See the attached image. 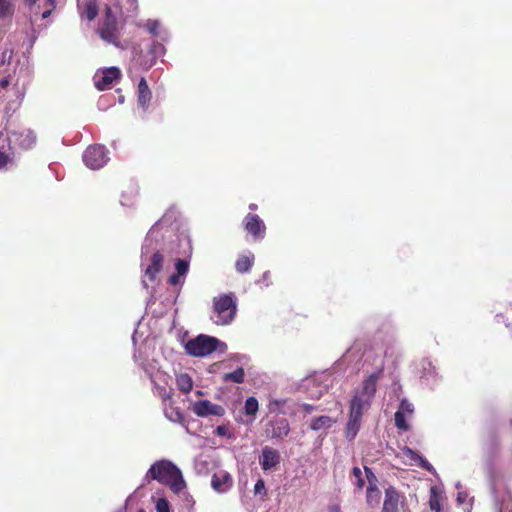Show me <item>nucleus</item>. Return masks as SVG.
<instances>
[{"label":"nucleus","mask_w":512,"mask_h":512,"mask_svg":"<svg viewBox=\"0 0 512 512\" xmlns=\"http://www.w3.org/2000/svg\"><path fill=\"white\" fill-rule=\"evenodd\" d=\"M145 480L150 482L156 480L159 483L169 486L170 489L178 493L185 488V481L180 469L169 460H158L151 465L145 475Z\"/></svg>","instance_id":"f257e3e1"},{"label":"nucleus","mask_w":512,"mask_h":512,"mask_svg":"<svg viewBox=\"0 0 512 512\" xmlns=\"http://www.w3.org/2000/svg\"><path fill=\"white\" fill-rule=\"evenodd\" d=\"M97 32L102 40L119 47L120 26L110 6H106L102 23Z\"/></svg>","instance_id":"f03ea898"},{"label":"nucleus","mask_w":512,"mask_h":512,"mask_svg":"<svg viewBox=\"0 0 512 512\" xmlns=\"http://www.w3.org/2000/svg\"><path fill=\"white\" fill-rule=\"evenodd\" d=\"M220 341L212 336L199 335L185 344V351L194 357H205L217 350Z\"/></svg>","instance_id":"7ed1b4c3"},{"label":"nucleus","mask_w":512,"mask_h":512,"mask_svg":"<svg viewBox=\"0 0 512 512\" xmlns=\"http://www.w3.org/2000/svg\"><path fill=\"white\" fill-rule=\"evenodd\" d=\"M370 406L367 399L362 396H353L350 401L349 419L346 426V435L353 439L359 431L363 411Z\"/></svg>","instance_id":"20e7f679"},{"label":"nucleus","mask_w":512,"mask_h":512,"mask_svg":"<svg viewBox=\"0 0 512 512\" xmlns=\"http://www.w3.org/2000/svg\"><path fill=\"white\" fill-rule=\"evenodd\" d=\"M214 314L212 317L217 325H227L235 317L236 303L230 295H223L214 299Z\"/></svg>","instance_id":"39448f33"},{"label":"nucleus","mask_w":512,"mask_h":512,"mask_svg":"<svg viewBox=\"0 0 512 512\" xmlns=\"http://www.w3.org/2000/svg\"><path fill=\"white\" fill-rule=\"evenodd\" d=\"M83 161L92 170L102 168L108 161L106 148L98 144L89 146L83 153Z\"/></svg>","instance_id":"423d86ee"},{"label":"nucleus","mask_w":512,"mask_h":512,"mask_svg":"<svg viewBox=\"0 0 512 512\" xmlns=\"http://www.w3.org/2000/svg\"><path fill=\"white\" fill-rule=\"evenodd\" d=\"M404 501L405 497L395 487L389 486L385 489L381 512H399V507L404 504Z\"/></svg>","instance_id":"0eeeda50"},{"label":"nucleus","mask_w":512,"mask_h":512,"mask_svg":"<svg viewBox=\"0 0 512 512\" xmlns=\"http://www.w3.org/2000/svg\"><path fill=\"white\" fill-rule=\"evenodd\" d=\"M192 411L199 417H207L210 415L213 416H223L225 414V409L223 406L218 404H213L209 400H200L192 405Z\"/></svg>","instance_id":"6e6552de"},{"label":"nucleus","mask_w":512,"mask_h":512,"mask_svg":"<svg viewBox=\"0 0 512 512\" xmlns=\"http://www.w3.org/2000/svg\"><path fill=\"white\" fill-rule=\"evenodd\" d=\"M290 432V425L286 418L271 420L266 428V435L271 439H283Z\"/></svg>","instance_id":"1a4fd4ad"},{"label":"nucleus","mask_w":512,"mask_h":512,"mask_svg":"<svg viewBox=\"0 0 512 512\" xmlns=\"http://www.w3.org/2000/svg\"><path fill=\"white\" fill-rule=\"evenodd\" d=\"M244 226L255 239H262L265 235L266 226L257 214H247L244 218Z\"/></svg>","instance_id":"9d476101"},{"label":"nucleus","mask_w":512,"mask_h":512,"mask_svg":"<svg viewBox=\"0 0 512 512\" xmlns=\"http://www.w3.org/2000/svg\"><path fill=\"white\" fill-rule=\"evenodd\" d=\"M121 76V72L117 67H109L102 72V76L98 78L96 76L95 86L98 90L104 91L109 89L112 83L119 79Z\"/></svg>","instance_id":"9b49d317"},{"label":"nucleus","mask_w":512,"mask_h":512,"mask_svg":"<svg viewBox=\"0 0 512 512\" xmlns=\"http://www.w3.org/2000/svg\"><path fill=\"white\" fill-rule=\"evenodd\" d=\"M259 462L264 471L270 470L280 463V454L276 449L265 446Z\"/></svg>","instance_id":"f8f14e48"},{"label":"nucleus","mask_w":512,"mask_h":512,"mask_svg":"<svg viewBox=\"0 0 512 512\" xmlns=\"http://www.w3.org/2000/svg\"><path fill=\"white\" fill-rule=\"evenodd\" d=\"M164 256L160 251H156L150 258V264L146 267L144 277L149 281H155L157 275L163 268Z\"/></svg>","instance_id":"ddd939ff"},{"label":"nucleus","mask_w":512,"mask_h":512,"mask_svg":"<svg viewBox=\"0 0 512 512\" xmlns=\"http://www.w3.org/2000/svg\"><path fill=\"white\" fill-rule=\"evenodd\" d=\"M10 141H13L21 149L27 150L32 148L36 143V136L30 130H24L21 132H14Z\"/></svg>","instance_id":"4468645a"},{"label":"nucleus","mask_w":512,"mask_h":512,"mask_svg":"<svg viewBox=\"0 0 512 512\" xmlns=\"http://www.w3.org/2000/svg\"><path fill=\"white\" fill-rule=\"evenodd\" d=\"M379 377L380 373L371 374L367 379L363 381L361 392L355 396H362L364 399H367L368 404H370L371 399L376 393L377 381Z\"/></svg>","instance_id":"2eb2a0df"},{"label":"nucleus","mask_w":512,"mask_h":512,"mask_svg":"<svg viewBox=\"0 0 512 512\" xmlns=\"http://www.w3.org/2000/svg\"><path fill=\"white\" fill-rule=\"evenodd\" d=\"M232 484V477L227 472L216 473L212 477L211 485L217 492L227 491Z\"/></svg>","instance_id":"dca6fc26"},{"label":"nucleus","mask_w":512,"mask_h":512,"mask_svg":"<svg viewBox=\"0 0 512 512\" xmlns=\"http://www.w3.org/2000/svg\"><path fill=\"white\" fill-rule=\"evenodd\" d=\"M151 91L145 78H141L138 83V102L142 107L147 106L151 100Z\"/></svg>","instance_id":"f3484780"},{"label":"nucleus","mask_w":512,"mask_h":512,"mask_svg":"<svg viewBox=\"0 0 512 512\" xmlns=\"http://www.w3.org/2000/svg\"><path fill=\"white\" fill-rule=\"evenodd\" d=\"M253 264H254V255L253 254L241 255L235 263V268H236L237 272H239V273H246L251 269Z\"/></svg>","instance_id":"a211bd4d"},{"label":"nucleus","mask_w":512,"mask_h":512,"mask_svg":"<svg viewBox=\"0 0 512 512\" xmlns=\"http://www.w3.org/2000/svg\"><path fill=\"white\" fill-rule=\"evenodd\" d=\"M381 492L378 487H367L366 503L369 507H377L380 504Z\"/></svg>","instance_id":"6ab92c4d"},{"label":"nucleus","mask_w":512,"mask_h":512,"mask_svg":"<svg viewBox=\"0 0 512 512\" xmlns=\"http://www.w3.org/2000/svg\"><path fill=\"white\" fill-rule=\"evenodd\" d=\"M222 380L224 382H233L236 384H241L245 381V371L242 367H238L233 372L223 374Z\"/></svg>","instance_id":"aec40b11"},{"label":"nucleus","mask_w":512,"mask_h":512,"mask_svg":"<svg viewBox=\"0 0 512 512\" xmlns=\"http://www.w3.org/2000/svg\"><path fill=\"white\" fill-rule=\"evenodd\" d=\"M178 389L184 393H189L193 388L192 378L187 373H182L176 379Z\"/></svg>","instance_id":"412c9836"},{"label":"nucleus","mask_w":512,"mask_h":512,"mask_svg":"<svg viewBox=\"0 0 512 512\" xmlns=\"http://www.w3.org/2000/svg\"><path fill=\"white\" fill-rule=\"evenodd\" d=\"M332 424H333L332 418L329 416L323 415V416L314 418L311 421L310 428L314 431H318L321 429L330 428L332 426Z\"/></svg>","instance_id":"4be33fe9"},{"label":"nucleus","mask_w":512,"mask_h":512,"mask_svg":"<svg viewBox=\"0 0 512 512\" xmlns=\"http://www.w3.org/2000/svg\"><path fill=\"white\" fill-rule=\"evenodd\" d=\"M406 455L409 456L412 460L418 461V465L427 470L431 471L433 469L432 465L421 455H419L417 452L413 451L410 448H407Z\"/></svg>","instance_id":"5701e85b"},{"label":"nucleus","mask_w":512,"mask_h":512,"mask_svg":"<svg viewBox=\"0 0 512 512\" xmlns=\"http://www.w3.org/2000/svg\"><path fill=\"white\" fill-rule=\"evenodd\" d=\"M98 11H99V8H98V4H97L96 0H89L85 4L84 13H85L86 18L89 21H92L97 17Z\"/></svg>","instance_id":"b1692460"},{"label":"nucleus","mask_w":512,"mask_h":512,"mask_svg":"<svg viewBox=\"0 0 512 512\" xmlns=\"http://www.w3.org/2000/svg\"><path fill=\"white\" fill-rule=\"evenodd\" d=\"M165 416L172 422L182 423L184 421L183 413L175 407H170L165 410Z\"/></svg>","instance_id":"393cba45"},{"label":"nucleus","mask_w":512,"mask_h":512,"mask_svg":"<svg viewBox=\"0 0 512 512\" xmlns=\"http://www.w3.org/2000/svg\"><path fill=\"white\" fill-rule=\"evenodd\" d=\"M14 13V5L9 0H0V18L9 17Z\"/></svg>","instance_id":"a878e982"},{"label":"nucleus","mask_w":512,"mask_h":512,"mask_svg":"<svg viewBox=\"0 0 512 512\" xmlns=\"http://www.w3.org/2000/svg\"><path fill=\"white\" fill-rule=\"evenodd\" d=\"M244 409L247 415H255L258 411V400L253 396L248 397L245 401Z\"/></svg>","instance_id":"bb28decb"},{"label":"nucleus","mask_w":512,"mask_h":512,"mask_svg":"<svg viewBox=\"0 0 512 512\" xmlns=\"http://www.w3.org/2000/svg\"><path fill=\"white\" fill-rule=\"evenodd\" d=\"M496 317L502 320L507 327H512V303L509 304L505 311L496 315Z\"/></svg>","instance_id":"cd10ccee"},{"label":"nucleus","mask_w":512,"mask_h":512,"mask_svg":"<svg viewBox=\"0 0 512 512\" xmlns=\"http://www.w3.org/2000/svg\"><path fill=\"white\" fill-rule=\"evenodd\" d=\"M405 416L406 415L402 414V411H397L395 413V425L400 430L408 431L410 425L407 423Z\"/></svg>","instance_id":"c85d7f7f"},{"label":"nucleus","mask_w":512,"mask_h":512,"mask_svg":"<svg viewBox=\"0 0 512 512\" xmlns=\"http://www.w3.org/2000/svg\"><path fill=\"white\" fill-rule=\"evenodd\" d=\"M176 274L184 277L189 271V262L184 259H177L175 261Z\"/></svg>","instance_id":"c756f323"},{"label":"nucleus","mask_w":512,"mask_h":512,"mask_svg":"<svg viewBox=\"0 0 512 512\" xmlns=\"http://www.w3.org/2000/svg\"><path fill=\"white\" fill-rule=\"evenodd\" d=\"M352 475L355 477L354 485L358 490H362L365 486V479L362 476V471L359 467L352 469Z\"/></svg>","instance_id":"7c9ffc66"},{"label":"nucleus","mask_w":512,"mask_h":512,"mask_svg":"<svg viewBox=\"0 0 512 512\" xmlns=\"http://www.w3.org/2000/svg\"><path fill=\"white\" fill-rule=\"evenodd\" d=\"M429 506H430V509L432 511L433 510H440L441 509L440 498H439V495L436 492V488L435 487L431 488V495H430V498H429Z\"/></svg>","instance_id":"2f4dec72"},{"label":"nucleus","mask_w":512,"mask_h":512,"mask_svg":"<svg viewBox=\"0 0 512 512\" xmlns=\"http://www.w3.org/2000/svg\"><path fill=\"white\" fill-rule=\"evenodd\" d=\"M163 49H164V47H163V45L161 43H159V42H154L153 43L151 51H150L153 54V58H152V60L148 64L143 65V68L145 70H148L149 68H151L155 64V62H156L155 54L158 53V52H161Z\"/></svg>","instance_id":"473e14b6"},{"label":"nucleus","mask_w":512,"mask_h":512,"mask_svg":"<svg viewBox=\"0 0 512 512\" xmlns=\"http://www.w3.org/2000/svg\"><path fill=\"white\" fill-rule=\"evenodd\" d=\"M364 471L368 482V487H378V478L374 474L373 470L370 467L365 466Z\"/></svg>","instance_id":"72a5a7b5"},{"label":"nucleus","mask_w":512,"mask_h":512,"mask_svg":"<svg viewBox=\"0 0 512 512\" xmlns=\"http://www.w3.org/2000/svg\"><path fill=\"white\" fill-rule=\"evenodd\" d=\"M404 415H411L414 412L413 405L406 399L401 400L399 410Z\"/></svg>","instance_id":"f704fd0d"},{"label":"nucleus","mask_w":512,"mask_h":512,"mask_svg":"<svg viewBox=\"0 0 512 512\" xmlns=\"http://www.w3.org/2000/svg\"><path fill=\"white\" fill-rule=\"evenodd\" d=\"M157 512H170V505L167 499L159 498L156 502Z\"/></svg>","instance_id":"c9c22d12"},{"label":"nucleus","mask_w":512,"mask_h":512,"mask_svg":"<svg viewBox=\"0 0 512 512\" xmlns=\"http://www.w3.org/2000/svg\"><path fill=\"white\" fill-rule=\"evenodd\" d=\"M157 392H158V395L159 397L163 400V401H166V400H169L171 399L173 393H172V389H167L166 387L164 386H158L157 387Z\"/></svg>","instance_id":"e433bc0d"},{"label":"nucleus","mask_w":512,"mask_h":512,"mask_svg":"<svg viewBox=\"0 0 512 512\" xmlns=\"http://www.w3.org/2000/svg\"><path fill=\"white\" fill-rule=\"evenodd\" d=\"M13 152L5 153L0 151V169L4 168L13 159Z\"/></svg>","instance_id":"4c0bfd02"},{"label":"nucleus","mask_w":512,"mask_h":512,"mask_svg":"<svg viewBox=\"0 0 512 512\" xmlns=\"http://www.w3.org/2000/svg\"><path fill=\"white\" fill-rule=\"evenodd\" d=\"M254 492L255 494H263V496H266L265 482L262 478L257 480L254 486Z\"/></svg>","instance_id":"58836bf2"},{"label":"nucleus","mask_w":512,"mask_h":512,"mask_svg":"<svg viewBox=\"0 0 512 512\" xmlns=\"http://www.w3.org/2000/svg\"><path fill=\"white\" fill-rule=\"evenodd\" d=\"M146 26H147L148 31H149L152 35H154V36H157V35H158V26H159V24H158V22H157V21H155V20H149V21L147 22V25H146Z\"/></svg>","instance_id":"ea45409f"},{"label":"nucleus","mask_w":512,"mask_h":512,"mask_svg":"<svg viewBox=\"0 0 512 512\" xmlns=\"http://www.w3.org/2000/svg\"><path fill=\"white\" fill-rule=\"evenodd\" d=\"M168 283L173 285V286H176L178 284H182L183 283V280H181V276L174 273L172 274L169 279H168Z\"/></svg>","instance_id":"a19ab883"},{"label":"nucleus","mask_w":512,"mask_h":512,"mask_svg":"<svg viewBox=\"0 0 512 512\" xmlns=\"http://www.w3.org/2000/svg\"><path fill=\"white\" fill-rule=\"evenodd\" d=\"M44 6L54 10L56 8V0H44Z\"/></svg>","instance_id":"79ce46f5"},{"label":"nucleus","mask_w":512,"mask_h":512,"mask_svg":"<svg viewBox=\"0 0 512 512\" xmlns=\"http://www.w3.org/2000/svg\"><path fill=\"white\" fill-rule=\"evenodd\" d=\"M328 512H342L341 511V507L337 504H334V505H330L328 507Z\"/></svg>","instance_id":"37998d69"},{"label":"nucleus","mask_w":512,"mask_h":512,"mask_svg":"<svg viewBox=\"0 0 512 512\" xmlns=\"http://www.w3.org/2000/svg\"><path fill=\"white\" fill-rule=\"evenodd\" d=\"M54 10L52 9H49V8H46L43 12H42V18L43 19H47L48 17H50V15L52 14Z\"/></svg>","instance_id":"c03bdc74"},{"label":"nucleus","mask_w":512,"mask_h":512,"mask_svg":"<svg viewBox=\"0 0 512 512\" xmlns=\"http://www.w3.org/2000/svg\"><path fill=\"white\" fill-rule=\"evenodd\" d=\"M9 83L10 81L8 78H3L0 80V87L4 89L9 86Z\"/></svg>","instance_id":"a18cd8bd"},{"label":"nucleus","mask_w":512,"mask_h":512,"mask_svg":"<svg viewBox=\"0 0 512 512\" xmlns=\"http://www.w3.org/2000/svg\"><path fill=\"white\" fill-rule=\"evenodd\" d=\"M216 433L220 436H223L225 435V427L223 426H218L217 429H216Z\"/></svg>","instance_id":"49530a36"},{"label":"nucleus","mask_w":512,"mask_h":512,"mask_svg":"<svg viewBox=\"0 0 512 512\" xmlns=\"http://www.w3.org/2000/svg\"><path fill=\"white\" fill-rule=\"evenodd\" d=\"M304 410H305V412L310 413L313 410V406L309 405V404H305Z\"/></svg>","instance_id":"de8ad7c7"},{"label":"nucleus","mask_w":512,"mask_h":512,"mask_svg":"<svg viewBox=\"0 0 512 512\" xmlns=\"http://www.w3.org/2000/svg\"><path fill=\"white\" fill-rule=\"evenodd\" d=\"M37 1L38 0H24L25 4L28 6H33Z\"/></svg>","instance_id":"09e8293b"},{"label":"nucleus","mask_w":512,"mask_h":512,"mask_svg":"<svg viewBox=\"0 0 512 512\" xmlns=\"http://www.w3.org/2000/svg\"><path fill=\"white\" fill-rule=\"evenodd\" d=\"M249 209H250V210H256V209H257V205H256V204H254V203H251V204L249 205Z\"/></svg>","instance_id":"8fccbe9b"},{"label":"nucleus","mask_w":512,"mask_h":512,"mask_svg":"<svg viewBox=\"0 0 512 512\" xmlns=\"http://www.w3.org/2000/svg\"><path fill=\"white\" fill-rule=\"evenodd\" d=\"M434 512H441V509L440 510H433Z\"/></svg>","instance_id":"3c124183"}]
</instances>
